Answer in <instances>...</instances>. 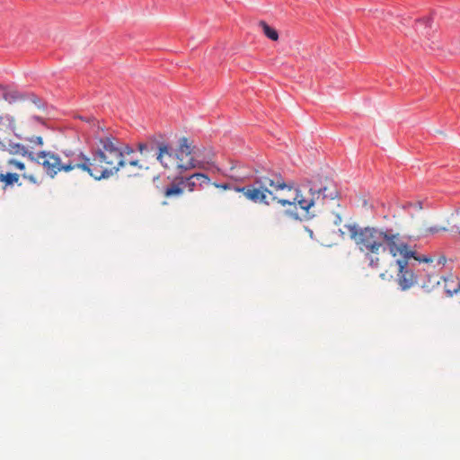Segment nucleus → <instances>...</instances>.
<instances>
[{"label":"nucleus","mask_w":460,"mask_h":460,"mask_svg":"<svg viewBox=\"0 0 460 460\" xmlns=\"http://www.w3.org/2000/svg\"><path fill=\"white\" fill-rule=\"evenodd\" d=\"M210 183L209 177L202 172H195L187 177H180V184L189 192L202 189L204 186H208Z\"/></svg>","instance_id":"0eeeda50"},{"label":"nucleus","mask_w":460,"mask_h":460,"mask_svg":"<svg viewBox=\"0 0 460 460\" xmlns=\"http://www.w3.org/2000/svg\"><path fill=\"white\" fill-rule=\"evenodd\" d=\"M332 221L335 226L341 225L342 222V215L340 212H332Z\"/></svg>","instance_id":"2eb2a0df"},{"label":"nucleus","mask_w":460,"mask_h":460,"mask_svg":"<svg viewBox=\"0 0 460 460\" xmlns=\"http://www.w3.org/2000/svg\"><path fill=\"white\" fill-rule=\"evenodd\" d=\"M4 97L7 101H10L11 99H14L15 98L14 94H9V93H5Z\"/></svg>","instance_id":"5701e85b"},{"label":"nucleus","mask_w":460,"mask_h":460,"mask_svg":"<svg viewBox=\"0 0 460 460\" xmlns=\"http://www.w3.org/2000/svg\"><path fill=\"white\" fill-rule=\"evenodd\" d=\"M440 230H445V228H438L437 226L429 227V228H427V229L424 230L423 234H434V233H437V232H438Z\"/></svg>","instance_id":"aec40b11"},{"label":"nucleus","mask_w":460,"mask_h":460,"mask_svg":"<svg viewBox=\"0 0 460 460\" xmlns=\"http://www.w3.org/2000/svg\"><path fill=\"white\" fill-rule=\"evenodd\" d=\"M195 155L198 162L200 164V166L197 167V169H204L207 165L214 163L215 155L211 149L204 148L202 151L198 149Z\"/></svg>","instance_id":"6e6552de"},{"label":"nucleus","mask_w":460,"mask_h":460,"mask_svg":"<svg viewBox=\"0 0 460 460\" xmlns=\"http://www.w3.org/2000/svg\"><path fill=\"white\" fill-rule=\"evenodd\" d=\"M31 142L33 143L34 145H37V146H42L43 145V140H42L41 137H33L31 139Z\"/></svg>","instance_id":"412c9836"},{"label":"nucleus","mask_w":460,"mask_h":460,"mask_svg":"<svg viewBox=\"0 0 460 460\" xmlns=\"http://www.w3.org/2000/svg\"><path fill=\"white\" fill-rule=\"evenodd\" d=\"M411 259H414L415 261H418L420 262H432L434 261L432 257L417 256L415 252H414V257H411Z\"/></svg>","instance_id":"dca6fc26"},{"label":"nucleus","mask_w":460,"mask_h":460,"mask_svg":"<svg viewBox=\"0 0 460 460\" xmlns=\"http://www.w3.org/2000/svg\"><path fill=\"white\" fill-rule=\"evenodd\" d=\"M445 289L450 296L458 293V291H460V280L458 279H455L453 277H450L449 279H445Z\"/></svg>","instance_id":"9d476101"},{"label":"nucleus","mask_w":460,"mask_h":460,"mask_svg":"<svg viewBox=\"0 0 460 460\" xmlns=\"http://www.w3.org/2000/svg\"><path fill=\"white\" fill-rule=\"evenodd\" d=\"M177 181V183H173L165 189L164 196L166 198L182 195L184 188L181 186V184H180V178H178Z\"/></svg>","instance_id":"f8f14e48"},{"label":"nucleus","mask_w":460,"mask_h":460,"mask_svg":"<svg viewBox=\"0 0 460 460\" xmlns=\"http://www.w3.org/2000/svg\"><path fill=\"white\" fill-rule=\"evenodd\" d=\"M212 184L216 188L221 189V190H231L232 189V185L230 183H217V182H214Z\"/></svg>","instance_id":"f3484780"},{"label":"nucleus","mask_w":460,"mask_h":460,"mask_svg":"<svg viewBox=\"0 0 460 460\" xmlns=\"http://www.w3.org/2000/svg\"><path fill=\"white\" fill-rule=\"evenodd\" d=\"M20 174L16 172H7L0 173V182L4 184V187L12 186L18 183Z\"/></svg>","instance_id":"9b49d317"},{"label":"nucleus","mask_w":460,"mask_h":460,"mask_svg":"<svg viewBox=\"0 0 460 460\" xmlns=\"http://www.w3.org/2000/svg\"><path fill=\"white\" fill-rule=\"evenodd\" d=\"M445 262H446V258L445 257H440L439 261H438V264H444Z\"/></svg>","instance_id":"b1692460"},{"label":"nucleus","mask_w":460,"mask_h":460,"mask_svg":"<svg viewBox=\"0 0 460 460\" xmlns=\"http://www.w3.org/2000/svg\"><path fill=\"white\" fill-rule=\"evenodd\" d=\"M10 152L12 154H15V155H28V157L31 160L34 159V153L29 152L27 147H25L24 146L20 145V144H15L13 146H11Z\"/></svg>","instance_id":"4468645a"},{"label":"nucleus","mask_w":460,"mask_h":460,"mask_svg":"<svg viewBox=\"0 0 460 460\" xmlns=\"http://www.w3.org/2000/svg\"><path fill=\"white\" fill-rule=\"evenodd\" d=\"M285 189L292 190L293 186L287 184L279 174L262 175L257 177L252 184L234 188L236 192L243 193L253 203L270 205L268 200L270 196L272 200H277L282 206L298 205L305 212L304 216L306 219L315 217L321 212L323 201L326 199H333L337 195L332 181L320 174L303 181L295 189V196L292 199H279L275 196L277 191Z\"/></svg>","instance_id":"f257e3e1"},{"label":"nucleus","mask_w":460,"mask_h":460,"mask_svg":"<svg viewBox=\"0 0 460 460\" xmlns=\"http://www.w3.org/2000/svg\"><path fill=\"white\" fill-rule=\"evenodd\" d=\"M157 149L156 159L163 167L168 170H175L179 174L200 166L195 156V146L185 137L180 138L179 146L174 155L168 144L164 142L157 145Z\"/></svg>","instance_id":"20e7f679"},{"label":"nucleus","mask_w":460,"mask_h":460,"mask_svg":"<svg viewBox=\"0 0 460 460\" xmlns=\"http://www.w3.org/2000/svg\"><path fill=\"white\" fill-rule=\"evenodd\" d=\"M77 160H79V153L73 154L70 157L68 155L60 157L54 153L42 151L38 153L36 156L34 155L32 161L41 164L47 173L54 176L61 171L67 172L74 169H80V165H76L80 164Z\"/></svg>","instance_id":"39448f33"},{"label":"nucleus","mask_w":460,"mask_h":460,"mask_svg":"<svg viewBox=\"0 0 460 460\" xmlns=\"http://www.w3.org/2000/svg\"><path fill=\"white\" fill-rule=\"evenodd\" d=\"M137 147L141 154L145 153L146 151H148L149 149H153V146L149 147L148 144L146 143H139L137 145Z\"/></svg>","instance_id":"a211bd4d"},{"label":"nucleus","mask_w":460,"mask_h":460,"mask_svg":"<svg viewBox=\"0 0 460 460\" xmlns=\"http://www.w3.org/2000/svg\"><path fill=\"white\" fill-rule=\"evenodd\" d=\"M401 258L394 261L397 266V282L402 290H407L417 283V276L409 265V261L414 257V252L411 250L410 246L406 243L405 252H398Z\"/></svg>","instance_id":"423d86ee"},{"label":"nucleus","mask_w":460,"mask_h":460,"mask_svg":"<svg viewBox=\"0 0 460 460\" xmlns=\"http://www.w3.org/2000/svg\"><path fill=\"white\" fill-rule=\"evenodd\" d=\"M129 155L133 150L126 146L123 149L118 138L111 135L96 137L92 157L79 153L80 170L87 172L95 180L107 179L120 168L127 166L124 154Z\"/></svg>","instance_id":"7ed1b4c3"},{"label":"nucleus","mask_w":460,"mask_h":460,"mask_svg":"<svg viewBox=\"0 0 460 460\" xmlns=\"http://www.w3.org/2000/svg\"><path fill=\"white\" fill-rule=\"evenodd\" d=\"M379 277L382 279H392L393 276L391 274H387V272H382L380 273Z\"/></svg>","instance_id":"4be33fe9"},{"label":"nucleus","mask_w":460,"mask_h":460,"mask_svg":"<svg viewBox=\"0 0 460 460\" xmlns=\"http://www.w3.org/2000/svg\"><path fill=\"white\" fill-rule=\"evenodd\" d=\"M259 25L261 27L266 37L274 41L278 40L279 33L274 28L270 27L263 21H261Z\"/></svg>","instance_id":"ddd939ff"},{"label":"nucleus","mask_w":460,"mask_h":460,"mask_svg":"<svg viewBox=\"0 0 460 460\" xmlns=\"http://www.w3.org/2000/svg\"><path fill=\"white\" fill-rule=\"evenodd\" d=\"M6 166L11 170V171H19L21 172V175L23 177V178H27V179H30L31 181H34L33 180V176H28L25 172V164L24 163L19 161V160H16V159H9L6 161Z\"/></svg>","instance_id":"1a4fd4ad"},{"label":"nucleus","mask_w":460,"mask_h":460,"mask_svg":"<svg viewBox=\"0 0 460 460\" xmlns=\"http://www.w3.org/2000/svg\"><path fill=\"white\" fill-rule=\"evenodd\" d=\"M125 160L127 161V165H130V166H133V167H137L138 169H142L143 166L139 164V161L138 160H128L125 158Z\"/></svg>","instance_id":"6ab92c4d"},{"label":"nucleus","mask_w":460,"mask_h":460,"mask_svg":"<svg viewBox=\"0 0 460 460\" xmlns=\"http://www.w3.org/2000/svg\"><path fill=\"white\" fill-rule=\"evenodd\" d=\"M346 227L356 248L365 255L372 269L380 270L383 267L381 252L388 251L393 257H396L398 252H405L406 243L401 234L393 228L369 226L361 227L357 225H348Z\"/></svg>","instance_id":"f03ea898"}]
</instances>
